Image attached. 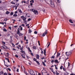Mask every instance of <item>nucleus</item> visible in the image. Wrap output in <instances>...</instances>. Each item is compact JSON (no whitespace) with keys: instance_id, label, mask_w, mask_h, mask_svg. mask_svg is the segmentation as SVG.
Returning <instances> with one entry per match:
<instances>
[{"instance_id":"22","label":"nucleus","mask_w":75,"mask_h":75,"mask_svg":"<svg viewBox=\"0 0 75 75\" xmlns=\"http://www.w3.org/2000/svg\"><path fill=\"white\" fill-rule=\"evenodd\" d=\"M17 16H18V15H17V14H15L13 15V17H17Z\"/></svg>"},{"instance_id":"28","label":"nucleus","mask_w":75,"mask_h":75,"mask_svg":"<svg viewBox=\"0 0 75 75\" xmlns=\"http://www.w3.org/2000/svg\"><path fill=\"white\" fill-rule=\"evenodd\" d=\"M16 38H17V39H18V36L17 35H16Z\"/></svg>"},{"instance_id":"54","label":"nucleus","mask_w":75,"mask_h":75,"mask_svg":"<svg viewBox=\"0 0 75 75\" xmlns=\"http://www.w3.org/2000/svg\"><path fill=\"white\" fill-rule=\"evenodd\" d=\"M38 43L39 45V46H40V41H38Z\"/></svg>"},{"instance_id":"63","label":"nucleus","mask_w":75,"mask_h":75,"mask_svg":"<svg viewBox=\"0 0 75 75\" xmlns=\"http://www.w3.org/2000/svg\"><path fill=\"white\" fill-rule=\"evenodd\" d=\"M70 75H75V74H70Z\"/></svg>"},{"instance_id":"1","label":"nucleus","mask_w":75,"mask_h":75,"mask_svg":"<svg viewBox=\"0 0 75 75\" xmlns=\"http://www.w3.org/2000/svg\"><path fill=\"white\" fill-rule=\"evenodd\" d=\"M50 2L51 6L52 7H54V2H53L51 0L50 1Z\"/></svg>"},{"instance_id":"30","label":"nucleus","mask_w":75,"mask_h":75,"mask_svg":"<svg viewBox=\"0 0 75 75\" xmlns=\"http://www.w3.org/2000/svg\"><path fill=\"white\" fill-rule=\"evenodd\" d=\"M32 32V31H31V30L29 29V33H31Z\"/></svg>"},{"instance_id":"41","label":"nucleus","mask_w":75,"mask_h":75,"mask_svg":"<svg viewBox=\"0 0 75 75\" xmlns=\"http://www.w3.org/2000/svg\"><path fill=\"white\" fill-rule=\"evenodd\" d=\"M24 73H25V74H26V75H28V74L27 72H26L25 71H24Z\"/></svg>"},{"instance_id":"46","label":"nucleus","mask_w":75,"mask_h":75,"mask_svg":"<svg viewBox=\"0 0 75 75\" xmlns=\"http://www.w3.org/2000/svg\"><path fill=\"white\" fill-rule=\"evenodd\" d=\"M16 6H17L16 7H18V6H19V3L18 4H16Z\"/></svg>"},{"instance_id":"32","label":"nucleus","mask_w":75,"mask_h":75,"mask_svg":"<svg viewBox=\"0 0 75 75\" xmlns=\"http://www.w3.org/2000/svg\"><path fill=\"white\" fill-rule=\"evenodd\" d=\"M4 21H7V18H6L4 19Z\"/></svg>"},{"instance_id":"52","label":"nucleus","mask_w":75,"mask_h":75,"mask_svg":"<svg viewBox=\"0 0 75 75\" xmlns=\"http://www.w3.org/2000/svg\"><path fill=\"white\" fill-rule=\"evenodd\" d=\"M8 71H11V69H10L8 68Z\"/></svg>"},{"instance_id":"16","label":"nucleus","mask_w":75,"mask_h":75,"mask_svg":"<svg viewBox=\"0 0 75 75\" xmlns=\"http://www.w3.org/2000/svg\"><path fill=\"white\" fill-rule=\"evenodd\" d=\"M18 11L19 12V13H23V12L20 9H18Z\"/></svg>"},{"instance_id":"39","label":"nucleus","mask_w":75,"mask_h":75,"mask_svg":"<svg viewBox=\"0 0 75 75\" xmlns=\"http://www.w3.org/2000/svg\"><path fill=\"white\" fill-rule=\"evenodd\" d=\"M33 48L35 49V50H36V47H35V46H33Z\"/></svg>"},{"instance_id":"9","label":"nucleus","mask_w":75,"mask_h":75,"mask_svg":"<svg viewBox=\"0 0 75 75\" xmlns=\"http://www.w3.org/2000/svg\"><path fill=\"white\" fill-rule=\"evenodd\" d=\"M20 54H21V56H22V58H25V57L24 56V54L22 53H21Z\"/></svg>"},{"instance_id":"23","label":"nucleus","mask_w":75,"mask_h":75,"mask_svg":"<svg viewBox=\"0 0 75 75\" xmlns=\"http://www.w3.org/2000/svg\"><path fill=\"white\" fill-rule=\"evenodd\" d=\"M51 58H53V59H54L55 58V56L53 55L51 57Z\"/></svg>"},{"instance_id":"40","label":"nucleus","mask_w":75,"mask_h":75,"mask_svg":"<svg viewBox=\"0 0 75 75\" xmlns=\"http://www.w3.org/2000/svg\"><path fill=\"white\" fill-rule=\"evenodd\" d=\"M56 74L57 75H59V73H58V72H57V71H56Z\"/></svg>"},{"instance_id":"42","label":"nucleus","mask_w":75,"mask_h":75,"mask_svg":"<svg viewBox=\"0 0 75 75\" xmlns=\"http://www.w3.org/2000/svg\"><path fill=\"white\" fill-rule=\"evenodd\" d=\"M37 32L36 31H35L34 32V34H37Z\"/></svg>"},{"instance_id":"10","label":"nucleus","mask_w":75,"mask_h":75,"mask_svg":"<svg viewBox=\"0 0 75 75\" xmlns=\"http://www.w3.org/2000/svg\"><path fill=\"white\" fill-rule=\"evenodd\" d=\"M68 67H67V69H69V66H70V63H69V62H68Z\"/></svg>"},{"instance_id":"35","label":"nucleus","mask_w":75,"mask_h":75,"mask_svg":"<svg viewBox=\"0 0 75 75\" xmlns=\"http://www.w3.org/2000/svg\"><path fill=\"white\" fill-rule=\"evenodd\" d=\"M2 42L4 45H5V44H6V42Z\"/></svg>"},{"instance_id":"50","label":"nucleus","mask_w":75,"mask_h":75,"mask_svg":"<svg viewBox=\"0 0 75 75\" xmlns=\"http://www.w3.org/2000/svg\"><path fill=\"white\" fill-rule=\"evenodd\" d=\"M50 42H49L48 44V45L47 46V47H49L50 46Z\"/></svg>"},{"instance_id":"31","label":"nucleus","mask_w":75,"mask_h":75,"mask_svg":"<svg viewBox=\"0 0 75 75\" xmlns=\"http://www.w3.org/2000/svg\"><path fill=\"white\" fill-rule=\"evenodd\" d=\"M26 19H27V18H26V17H24L23 18V20H26Z\"/></svg>"},{"instance_id":"62","label":"nucleus","mask_w":75,"mask_h":75,"mask_svg":"<svg viewBox=\"0 0 75 75\" xmlns=\"http://www.w3.org/2000/svg\"><path fill=\"white\" fill-rule=\"evenodd\" d=\"M9 30H11V27H9Z\"/></svg>"},{"instance_id":"2","label":"nucleus","mask_w":75,"mask_h":75,"mask_svg":"<svg viewBox=\"0 0 75 75\" xmlns=\"http://www.w3.org/2000/svg\"><path fill=\"white\" fill-rule=\"evenodd\" d=\"M71 54H72V52H66V55L67 56H69V55H70Z\"/></svg>"},{"instance_id":"4","label":"nucleus","mask_w":75,"mask_h":75,"mask_svg":"<svg viewBox=\"0 0 75 75\" xmlns=\"http://www.w3.org/2000/svg\"><path fill=\"white\" fill-rule=\"evenodd\" d=\"M47 33H48V31H47V30H46L45 31V33H44L43 34V35H42L43 37H44V36H45V35L46 34H47Z\"/></svg>"},{"instance_id":"19","label":"nucleus","mask_w":75,"mask_h":75,"mask_svg":"<svg viewBox=\"0 0 75 75\" xmlns=\"http://www.w3.org/2000/svg\"><path fill=\"white\" fill-rule=\"evenodd\" d=\"M3 31H4V32H7V30H6V28H4L3 29Z\"/></svg>"},{"instance_id":"34","label":"nucleus","mask_w":75,"mask_h":75,"mask_svg":"<svg viewBox=\"0 0 75 75\" xmlns=\"http://www.w3.org/2000/svg\"><path fill=\"white\" fill-rule=\"evenodd\" d=\"M63 71H65L66 70H67V69H66L64 68V67L63 68Z\"/></svg>"},{"instance_id":"25","label":"nucleus","mask_w":75,"mask_h":75,"mask_svg":"<svg viewBox=\"0 0 75 75\" xmlns=\"http://www.w3.org/2000/svg\"><path fill=\"white\" fill-rule=\"evenodd\" d=\"M20 49L21 51H23V46H22V47H21Z\"/></svg>"},{"instance_id":"49","label":"nucleus","mask_w":75,"mask_h":75,"mask_svg":"<svg viewBox=\"0 0 75 75\" xmlns=\"http://www.w3.org/2000/svg\"><path fill=\"white\" fill-rule=\"evenodd\" d=\"M21 52L22 53H24L25 52L22 50L21 51Z\"/></svg>"},{"instance_id":"6","label":"nucleus","mask_w":75,"mask_h":75,"mask_svg":"<svg viewBox=\"0 0 75 75\" xmlns=\"http://www.w3.org/2000/svg\"><path fill=\"white\" fill-rule=\"evenodd\" d=\"M29 73L30 75H33V73H34V71L33 70H30Z\"/></svg>"},{"instance_id":"15","label":"nucleus","mask_w":75,"mask_h":75,"mask_svg":"<svg viewBox=\"0 0 75 75\" xmlns=\"http://www.w3.org/2000/svg\"><path fill=\"white\" fill-rule=\"evenodd\" d=\"M44 54L45 56V55H46V52L45 51H46V49L44 50Z\"/></svg>"},{"instance_id":"7","label":"nucleus","mask_w":75,"mask_h":75,"mask_svg":"<svg viewBox=\"0 0 75 75\" xmlns=\"http://www.w3.org/2000/svg\"><path fill=\"white\" fill-rule=\"evenodd\" d=\"M33 13L35 14H38V11L35 10V11H34Z\"/></svg>"},{"instance_id":"24","label":"nucleus","mask_w":75,"mask_h":75,"mask_svg":"<svg viewBox=\"0 0 75 75\" xmlns=\"http://www.w3.org/2000/svg\"><path fill=\"white\" fill-rule=\"evenodd\" d=\"M42 64L44 66H46V65H45V62H42Z\"/></svg>"},{"instance_id":"56","label":"nucleus","mask_w":75,"mask_h":75,"mask_svg":"<svg viewBox=\"0 0 75 75\" xmlns=\"http://www.w3.org/2000/svg\"><path fill=\"white\" fill-rule=\"evenodd\" d=\"M31 54L32 56H34V54H33V53H31Z\"/></svg>"},{"instance_id":"44","label":"nucleus","mask_w":75,"mask_h":75,"mask_svg":"<svg viewBox=\"0 0 75 75\" xmlns=\"http://www.w3.org/2000/svg\"><path fill=\"white\" fill-rule=\"evenodd\" d=\"M15 57H16V58H18V56L17 55H15Z\"/></svg>"},{"instance_id":"61","label":"nucleus","mask_w":75,"mask_h":75,"mask_svg":"<svg viewBox=\"0 0 75 75\" xmlns=\"http://www.w3.org/2000/svg\"><path fill=\"white\" fill-rule=\"evenodd\" d=\"M51 62H54V60H52L51 61Z\"/></svg>"},{"instance_id":"20","label":"nucleus","mask_w":75,"mask_h":75,"mask_svg":"<svg viewBox=\"0 0 75 75\" xmlns=\"http://www.w3.org/2000/svg\"><path fill=\"white\" fill-rule=\"evenodd\" d=\"M9 13L10 12L8 11H7L6 13V14H9Z\"/></svg>"},{"instance_id":"21","label":"nucleus","mask_w":75,"mask_h":75,"mask_svg":"<svg viewBox=\"0 0 75 75\" xmlns=\"http://www.w3.org/2000/svg\"><path fill=\"white\" fill-rule=\"evenodd\" d=\"M30 11H32L34 13V11H35V10H34V9H32L30 10Z\"/></svg>"},{"instance_id":"14","label":"nucleus","mask_w":75,"mask_h":75,"mask_svg":"<svg viewBox=\"0 0 75 75\" xmlns=\"http://www.w3.org/2000/svg\"><path fill=\"white\" fill-rule=\"evenodd\" d=\"M19 36H21H21H23V33H20L18 34Z\"/></svg>"},{"instance_id":"13","label":"nucleus","mask_w":75,"mask_h":75,"mask_svg":"<svg viewBox=\"0 0 75 75\" xmlns=\"http://www.w3.org/2000/svg\"><path fill=\"white\" fill-rule=\"evenodd\" d=\"M69 21L70 23H74V22L72 21V20L71 19H70L69 20Z\"/></svg>"},{"instance_id":"5","label":"nucleus","mask_w":75,"mask_h":75,"mask_svg":"<svg viewBox=\"0 0 75 75\" xmlns=\"http://www.w3.org/2000/svg\"><path fill=\"white\" fill-rule=\"evenodd\" d=\"M22 69L23 71H24V72H25V67L23 66H21Z\"/></svg>"},{"instance_id":"55","label":"nucleus","mask_w":75,"mask_h":75,"mask_svg":"<svg viewBox=\"0 0 75 75\" xmlns=\"http://www.w3.org/2000/svg\"><path fill=\"white\" fill-rule=\"evenodd\" d=\"M27 21L25 20L24 21V23H27Z\"/></svg>"},{"instance_id":"12","label":"nucleus","mask_w":75,"mask_h":75,"mask_svg":"<svg viewBox=\"0 0 75 75\" xmlns=\"http://www.w3.org/2000/svg\"><path fill=\"white\" fill-rule=\"evenodd\" d=\"M54 62H56V63H57V64H58L59 63V62L58 61V60L56 59L54 60Z\"/></svg>"},{"instance_id":"60","label":"nucleus","mask_w":75,"mask_h":75,"mask_svg":"<svg viewBox=\"0 0 75 75\" xmlns=\"http://www.w3.org/2000/svg\"><path fill=\"white\" fill-rule=\"evenodd\" d=\"M5 59L6 60H7V61H8V59H9L8 58H5Z\"/></svg>"},{"instance_id":"29","label":"nucleus","mask_w":75,"mask_h":75,"mask_svg":"<svg viewBox=\"0 0 75 75\" xmlns=\"http://www.w3.org/2000/svg\"><path fill=\"white\" fill-rule=\"evenodd\" d=\"M36 62L38 64V65H40V62L38 61H36Z\"/></svg>"},{"instance_id":"38","label":"nucleus","mask_w":75,"mask_h":75,"mask_svg":"<svg viewBox=\"0 0 75 75\" xmlns=\"http://www.w3.org/2000/svg\"><path fill=\"white\" fill-rule=\"evenodd\" d=\"M57 0L58 3H61V1H60V0Z\"/></svg>"},{"instance_id":"33","label":"nucleus","mask_w":75,"mask_h":75,"mask_svg":"<svg viewBox=\"0 0 75 75\" xmlns=\"http://www.w3.org/2000/svg\"><path fill=\"white\" fill-rule=\"evenodd\" d=\"M21 17L22 19H23V18H24V16H21Z\"/></svg>"},{"instance_id":"59","label":"nucleus","mask_w":75,"mask_h":75,"mask_svg":"<svg viewBox=\"0 0 75 75\" xmlns=\"http://www.w3.org/2000/svg\"><path fill=\"white\" fill-rule=\"evenodd\" d=\"M21 31H22V30H23V27H21Z\"/></svg>"},{"instance_id":"51","label":"nucleus","mask_w":75,"mask_h":75,"mask_svg":"<svg viewBox=\"0 0 75 75\" xmlns=\"http://www.w3.org/2000/svg\"><path fill=\"white\" fill-rule=\"evenodd\" d=\"M11 16H12V15H13V12H11Z\"/></svg>"},{"instance_id":"48","label":"nucleus","mask_w":75,"mask_h":75,"mask_svg":"<svg viewBox=\"0 0 75 75\" xmlns=\"http://www.w3.org/2000/svg\"><path fill=\"white\" fill-rule=\"evenodd\" d=\"M26 36H25L24 37V40H26Z\"/></svg>"},{"instance_id":"8","label":"nucleus","mask_w":75,"mask_h":75,"mask_svg":"<svg viewBox=\"0 0 75 75\" xmlns=\"http://www.w3.org/2000/svg\"><path fill=\"white\" fill-rule=\"evenodd\" d=\"M4 46H5V48L3 46H1V47H2L3 48V49H8V47H7L6 46H5V45H4Z\"/></svg>"},{"instance_id":"57","label":"nucleus","mask_w":75,"mask_h":75,"mask_svg":"<svg viewBox=\"0 0 75 75\" xmlns=\"http://www.w3.org/2000/svg\"><path fill=\"white\" fill-rule=\"evenodd\" d=\"M22 26H23V27H24V26H25V25H24V24H22L21 25Z\"/></svg>"},{"instance_id":"3","label":"nucleus","mask_w":75,"mask_h":75,"mask_svg":"<svg viewBox=\"0 0 75 75\" xmlns=\"http://www.w3.org/2000/svg\"><path fill=\"white\" fill-rule=\"evenodd\" d=\"M30 5L32 7V6H33V3H34V0H32V1H30Z\"/></svg>"},{"instance_id":"26","label":"nucleus","mask_w":75,"mask_h":75,"mask_svg":"<svg viewBox=\"0 0 75 75\" xmlns=\"http://www.w3.org/2000/svg\"><path fill=\"white\" fill-rule=\"evenodd\" d=\"M64 68V67H63V66L61 65V67H60V69H62V68Z\"/></svg>"},{"instance_id":"58","label":"nucleus","mask_w":75,"mask_h":75,"mask_svg":"<svg viewBox=\"0 0 75 75\" xmlns=\"http://www.w3.org/2000/svg\"><path fill=\"white\" fill-rule=\"evenodd\" d=\"M18 27V26L17 25H16L14 26V28H16V27Z\"/></svg>"},{"instance_id":"47","label":"nucleus","mask_w":75,"mask_h":75,"mask_svg":"<svg viewBox=\"0 0 75 75\" xmlns=\"http://www.w3.org/2000/svg\"><path fill=\"white\" fill-rule=\"evenodd\" d=\"M31 18H29L28 20V21H31Z\"/></svg>"},{"instance_id":"17","label":"nucleus","mask_w":75,"mask_h":75,"mask_svg":"<svg viewBox=\"0 0 75 75\" xmlns=\"http://www.w3.org/2000/svg\"><path fill=\"white\" fill-rule=\"evenodd\" d=\"M28 51L30 52H31L32 51H31V50H30V47H28Z\"/></svg>"},{"instance_id":"45","label":"nucleus","mask_w":75,"mask_h":75,"mask_svg":"<svg viewBox=\"0 0 75 75\" xmlns=\"http://www.w3.org/2000/svg\"><path fill=\"white\" fill-rule=\"evenodd\" d=\"M11 3L12 4H16V3L13 2H11Z\"/></svg>"},{"instance_id":"27","label":"nucleus","mask_w":75,"mask_h":75,"mask_svg":"<svg viewBox=\"0 0 75 75\" xmlns=\"http://www.w3.org/2000/svg\"><path fill=\"white\" fill-rule=\"evenodd\" d=\"M20 33V31H17V34H18L19 33Z\"/></svg>"},{"instance_id":"53","label":"nucleus","mask_w":75,"mask_h":75,"mask_svg":"<svg viewBox=\"0 0 75 75\" xmlns=\"http://www.w3.org/2000/svg\"><path fill=\"white\" fill-rule=\"evenodd\" d=\"M4 75H7V74L6 73H4Z\"/></svg>"},{"instance_id":"36","label":"nucleus","mask_w":75,"mask_h":75,"mask_svg":"<svg viewBox=\"0 0 75 75\" xmlns=\"http://www.w3.org/2000/svg\"><path fill=\"white\" fill-rule=\"evenodd\" d=\"M33 60H34V61L36 62V61H37V59L34 58H33Z\"/></svg>"},{"instance_id":"18","label":"nucleus","mask_w":75,"mask_h":75,"mask_svg":"<svg viewBox=\"0 0 75 75\" xmlns=\"http://www.w3.org/2000/svg\"><path fill=\"white\" fill-rule=\"evenodd\" d=\"M59 55H60V53H58L57 54V57H59Z\"/></svg>"},{"instance_id":"11","label":"nucleus","mask_w":75,"mask_h":75,"mask_svg":"<svg viewBox=\"0 0 75 75\" xmlns=\"http://www.w3.org/2000/svg\"><path fill=\"white\" fill-rule=\"evenodd\" d=\"M36 58L37 59H39L40 58V56H39L38 54L36 55Z\"/></svg>"},{"instance_id":"64","label":"nucleus","mask_w":75,"mask_h":75,"mask_svg":"<svg viewBox=\"0 0 75 75\" xmlns=\"http://www.w3.org/2000/svg\"><path fill=\"white\" fill-rule=\"evenodd\" d=\"M15 14H17V11H16L15 12Z\"/></svg>"},{"instance_id":"43","label":"nucleus","mask_w":75,"mask_h":75,"mask_svg":"<svg viewBox=\"0 0 75 75\" xmlns=\"http://www.w3.org/2000/svg\"><path fill=\"white\" fill-rule=\"evenodd\" d=\"M0 74H3V71H1L0 72Z\"/></svg>"},{"instance_id":"37","label":"nucleus","mask_w":75,"mask_h":75,"mask_svg":"<svg viewBox=\"0 0 75 75\" xmlns=\"http://www.w3.org/2000/svg\"><path fill=\"white\" fill-rule=\"evenodd\" d=\"M6 35L8 37H9V36L10 35V33H8Z\"/></svg>"}]
</instances>
